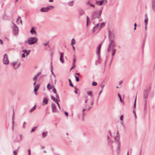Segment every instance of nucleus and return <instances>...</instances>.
<instances>
[{"mask_svg": "<svg viewBox=\"0 0 155 155\" xmlns=\"http://www.w3.org/2000/svg\"><path fill=\"white\" fill-rule=\"evenodd\" d=\"M102 12V9L100 10L99 12L97 11H94L93 12L91 15V19L94 20L96 18H100L101 17Z\"/></svg>", "mask_w": 155, "mask_h": 155, "instance_id": "1", "label": "nucleus"}, {"mask_svg": "<svg viewBox=\"0 0 155 155\" xmlns=\"http://www.w3.org/2000/svg\"><path fill=\"white\" fill-rule=\"evenodd\" d=\"M12 31L13 34L14 35L16 36L18 33L19 30L18 26L14 22H12Z\"/></svg>", "mask_w": 155, "mask_h": 155, "instance_id": "2", "label": "nucleus"}, {"mask_svg": "<svg viewBox=\"0 0 155 155\" xmlns=\"http://www.w3.org/2000/svg\"><path fill=\"white\" fill-rule=\"evenodd\" d=\"M37 41V39L35 37H32L29 38L28 39V43L29 45H32L36 43Z\"/></svg>", "mask_w": 155, "mask_h": 155, "instance_id": "3", "label": "nucleus"}, {"mask_svg": "<svg viewBox=\"0 0 155 155\" xmlns=\"http://www.w3.org/2000/svg\"><path fill=\"white\" fill-rule=\"evenodd\" d=\"M114 46V42L113 40L112 39L111 40L108 46V48L107 50V52L108 53L109 52L111 49V48H113Z\"/></svg>", "mask_w": 155, "mask_h": 155, "instance_id": "4", "label": "nucleus"}, {"mask_svg": "<svg viewBox=\"0 0 155 155\" xmlns=\"http://www.w3.org/2000/svg\"><path fill=\"white\" fill-rule=\"evenodd\" d=\"M9 62V60L8 55L6 54H5L4 55L3 59V63L5 65H7Z\"/></svg>", "mask_w": 155, "mask_h": 155, "instance_id": "5", "label": "nucleus"}, {"mask_svg": "<svg viewBox=\"0 0 155 155\" xmlns=\"http://www.w3.org/2000/svg\"><path fill=\"white\" fill-rule=\"evenodd\" d=\"M11 64L12 65L15 69H16L20 65V63L17 61H15L12 62L11 63Z\"/></svg>", "mask_w": 155, "mask_h": 155, "instance_id": "6", "label": "nucleus"}, {"mask_svg": "<svg viewBox=\"0 0 155 155\" xmlns=\"http://www.w3.org/2000/svg\"><path fill=\"white\" fill-rule=\"evenodd\" d=\"M52 112V113H58V111L56 109V105L54 104H52L51 105Z\"/></svg>", "mask_w": 155, "mask_h": 155, "instance_id": "7", "label": "nucleus"}, {"mask_svg": "<svg viewBox=\"0 0 155 155\" xmlns=\"http://www.w3.org/2000/svg\"><path fill=\"white\" fill-rule=\"evenodd\" d=\"M51 98L53 101H54L57 104L59 108L60 109V107L59 106V104L58 102L59 101L56 99V98L54 97L53 96H51Z\"/></svg>", "mask_w": 155, "mask_h": 155, "instance_id": "8", "label": "nucleus"}, {"mask_svg": "<svg viewBox=\"0 0 155 155\" xmlns=\"http://www.w3.org/2000/svg\"><path fill=\"white\" fill-rule=\"evenodd\" d=\"M101 44L99 45L97 50V54H98V56L99 58H100V49L101 47Z\"/></svg>", "mask_w": 155, "mask_h": 155, "instance_id": "9", "label": "nucleus"}, {"mask_svg": "<svg viewBox=\"0 0 155 155\" xmlns=\"http://www.w3.org/2000/svg\"><path fill=\"white\" fill-rule=\"evenodd\" d=\"M49 10V7H47L45 8H42L40 9V11L41 12H48Z\"/></svg>", "mask_w": 155, "mask_h": 155, "instance_id": "10", "label": "nucleus"}, {"mask_svg": "<svg viewBox=\"0 0 155 155\" xmlns=\"http://www.w3.org/2000/svg\"><path fill=\"white\" fill-rule=\"evenodd\" d=\"M148 93L149 91L148 90H147L144 91L143 94V97L145 99H146L147 98Z\"/></svg>", "mask_w": 155, "mask_h": 155, "instance_id": "11", "label": "nucleus"}, {"mask_svg": "<svg viewBox=\"0 0 155 155\" xmlns=\"http://www.w3.org/2000/svg\"><path fill=\"white\" fill-rule=\"evenodd\" d=\"M63 54L62 52H61L60 53V60L61 62L62 63H63L64 62V60L63 59Z\"/></svg>", "mask_w": 155, "mask_h": 155, "instance_id": "12", "label": "nucleus"}, {"mask_svg": "<svg viewBox=\"0 0 155 155\" xmlns=\"http://www.w3.org/2000/svg\"><path fill=\"white\" fill-rule=\"evenodd\" d=\"M22 51L24 52L25 54H26V56H27L29 54L30 52V50L27 51L26 50H23Z\"/></svg>", "mask_w": 155, "mask_h": 155, "instance_id": "13", "label": "nucleus"}, {"mask_svg": "<svg viewBox=\"0 0 155 155\" xmlns=\"http://www.w3.org/2000/svg\"><path fill=\"white\" fill-rule=\"evenodd\" d=\"M41 74V72H39L34 77L33 80L34 81H35V80H36L37 78Z\"/></svg>", "mask_w": 155, "mask_h": 155, "instance_id": "14", "label": "nucleus"}, {"mask_svg": "<svg viewBox=\"0 0 155 155\" xmlns=\"http://www.w3.org/2000/svg\"><path fill=\"white\" fill-rule=\"evenodd\" d=\"M95 3L97 5H98L99 6L101 5L103 3V1H102V0H100V1H96L95 2Z\"/></svg>", "mask_w": 155, "mask_h": 155, "instance_id": "15", "label": "nucleus"}, {"mask_svg": "<svg viewBox=\"0 0 155 155\" xmlns=\"http://www.w3.org/2000/svg\"><path fill=\"white\" fill-rule=\"evenodd\" d=\"M34 27H32V28L31 29L30 31V32L32 34H34L36 35V31L34 30Z\"/></svg>", "mask_w": 155, "mask_h": 155, "instance_id": "16", "label": "nucleus"}, {"mask_svg": "<svg viewBox=\"0 0 155 155\" xmlns=\"http://www.w3.org/2000/svg\"><path fill=\"white\" fill-rule=\"evenodd\" d=\"M50 84L49 83H48L47 86V88L48 90H50L52 88H53L54 87V86H50Z\"/></svg>", "mask_w": 155, "mask_h": 155, "instance_id": "17", "label": "nucleus"}, {"mask_svg": "<svg viewBox=\"0 0 155 155\" xmlns=\"http://www.w3.org/2000/svg\"><path fill=\"white\" fill-rule=\"evenodd\" d=\"M47 132H43L42 134V137L45 138V137H46L47 135Z\"/></svg>", "mask_w": 155, "mask_h": 155, "instance_id": "18", "label": "nucleus"}, {"mask_svg": "<svg viewBox=\"0 0 155 155\" xmlns=\"http://www.w3.org/2000/svg\"><path fill=\"white\" fill-rule=\"evenodd\" d=\"M43 102L45 104H47L48 103V100L47 98H44Z\"/></svg>", "mask_w": 155, "mask_h": 155, "instance_id": "19", "label": "nucleus"}, {"mask_svg": "<svg viewBox=\"0 0 155 155\" xmlns=\"http://www.w3.org/2000/svg\"><path fill=\"white\" fill-rule=\"evenodd\" d=\"M17 141H19L21 140V136L20 135H18L17 136Z\"/></svg>", "mask_w": 155, "mask_h": 155, "instance_id": "20", "label": "nucleus"}, {"mask_svg": "<svg viewBox=\"0 0 155 155\" xmlns=\"http://www.w3.org/2000/svg\"><path fill=\"white\" fill-rule=\"evenodd\" d=\"M85 12L83 11H80L79 12V15L80 16L84 14H85Z\"/></svg>", "mask_w": 155, "mask_h": 155, "instance_id": "21", "label": "nucleus"}, {"mask_svg": "<svg viewBox=\"0 0 155 155\" xmlns=\"http://www.w3.org/2000/svg\"><path fill=\"white\" fill-rule=\"evenodd\" d=\"M76 41L74 38H72L71 40V45L73 46V45L75 43Z\"/></svg>", "mask_w": 155, "mask_h": 155, "instance_id": "22", "label": "nucleus"}, {"mask_svg": "<svg viewBox=\"0 0 155 155\" xmlns=\"http://www.w3.org/2000/svg\"><path fill=\"white\" fill-rule=\"evenodd\" d=\"M148 18H145L144 19V22L145 25H147L148 24Z\"/></svg>", "mask_w": 155, "mask_h": 155, "instance_id": "23", "label": "nucleus"}, {"mask_svg": "<svg viewBox=\"0 0 155 155\" xmlns=\"http://www.w3.org/2000/svg\"><path fill=\"white\" fill-rule=\"evenodd\" d=\"M74 2V1H72L69 3H68V5L71 6H73Z\"/></svg>", "mask_w": 155, "mask_h": 155, "instance_id": "24", "label": "nucleus"}, {"mask_svg": "<svg viewBox=\"0 0 155 155\" xmlns=\"http://www.w3.org/2000/svg\"><path fill=\"white\" fill-rule=\"evenodd\" d=\"M19 147H18L17 149L15 151H14L13 153L14 155H17V153L18 151V149Z\"/></svg>", "mask_w": 155, "mask_h": 155, "instance_id": "25", "label": "nucleus"}, {"mask_svg": "<svg viewBox=\"0 0 155 155\" xmlns=\"http://www.w3.org/2000/svg\"><path fill=\"white\" fill-rule=\"evenodd\" d=\"M19 19H20V23L21 24V25H22V21L21 19V17L18 16V18L17 21H18L19 20Z\"/></svg>", "mask_w": 155, "mask_h": 155, "instance_id": "26", "label": "nucleus"}, {"mask_svg": "<svg viewBox=\"0 0 155 155\" xmlns=\"http://www.w3.org/2000/svg\"><path fill=\"white\" fill-rule=\"evenodd\" d=\"M87 94L88 95L90 96H92L93 95V94L91 91H88L87 92Z\"/></svg>", "mask_w": 155, "mask_h": 155, "instance_id": "27", "label": "nucleus"}, {"mask_svg": "<svg viewBox=\"0 0 155 155\" xmlns=\"http://www.w3.org/2000/svg\"><path fill=\"white\" fill-rule=\"evenodd\" d=\"M56 94V99L58 101H60V98H59V96L58 95V94L56 93L55 94Z\"/></svg>", "mask_w": 155, "mask_h": 155, "instance_id": "28", "label": "nucleus"}, {"mask_svg": "<svg viewBox=\"0 0 155 155\" xmlns=\"http://www.w3.org/2000/svg\"><path fill=\"white\" fill-rule=\"evenodd\" d=\"M68 81H69V82L70 85L72 87H74V85L73 84L71 83V81L70 80V79H68Z\"/></svg>", "mask_w": 155, "mask_h": 155, "instance_id": "29", "label": "nucleus"}, {"mask_svg": "<svg viewBox=\"0 0 155 155\" xmlns=\"http://www.w3.org/2000/svg\"><path fill=\"white\" fill-rule=\"evenodd\" d=\"M87 22H89V24L90 23V18H89V17L88 16H87Z\"/></svg>", "mask_w": 155, "mask_h": 155, "instance_id": "30", "label": "nucleus"}, {"mask_svg": "<svg viewBox=\"0 0 155 155\" xmlns=\"http://www.w3.org/2000/svg\"><path fill=\"white\" fill-rule=\"evenodd\" d=\"M113 52L112 54V56H114V54L115 53L116 50L115 49H113Z\"/></svg>", "mask_w": 155, "mask_h": 155, "instance_id": "31", "label": "nucleus"}, {"mask_svg": "<svg viewBox=\"0 0 155 155\" xmlns=\"http://www.w3.org/2000/svg\"><path fill=\"white\" fill-rule=\"evenodd\" d=\"M35 105L33 107H32L31 109V110H30V112H32L35 109Z\"/></svg>", "mask_w": 155, "mask_h": 155, "instance_id": "32", "label": "nucleus"}, {"mask_svg": "<svg viewBox=\"0 0 155 155\" xmlns=\"http://www.w3.org/2000/svg\"><path fill=\"white\" fill-rule=\"evenodd\" d=\"M52 91L55 94H56V89H55V88L54 87L53 88Z\"/></svg>", "mask_w": 155, "mask_h": 155, "instance_id": "33", "label": "nucleus"}, {"mask_svg": "<svg viewBox=\"0 0 155 155\" xmlns=\"http://www.w3.org/2000/svg\"><path fill=\"white\" fill-rule=\"evenodd\" d=\"M118 96L119 97V98H120V101L121 102H123V101H122V98H121V97L120 96V95L119 94H118Z\"/></svg>", "mask_w": 155, "mask_h": 155, "instance_id": "34", "label": "nucleus"}, {"mask_svg": "<svg viewBox=\"0 0 155 155\" xmlns=\"http://www.w3.org/2000/svg\"><path fill=\"white\" fill-rule=\"evenodd\" d=\"M75 67V63H73V66L70 69V70H71L73 69Z\"/></svg>", "mask_w": 155, "mask_h": 155, "instance_id": "35", "label": "nucleus"}, {"mask_svg": "<svg viewBox=\"0 0 155 155\" xmlns=\"http://www.w3.org/2000/svg\"><path fill=\"white\" fill-rule=\"evenodd\" d=\"M75 67V63H73V66L70 69V70H71L73 69Z\"/></svg>", "mask_w": 155, "mask_h": 155, "instance_id": "36", "label": "nucleus"}, {"mask_svg": "<svg viewBox=\"0 0 155 155\" xmlns=\"http://www.w3.org/2000/svg\"><path fill=\"white\" fill-rule=\"evenodd\" d=\"M75 67V63H73V66L70 69V70H71L73 69Z\"/></svg>", "mask_w": 155, "mask_h": 155, "instance_id": "37", "label": "nucleus"}, {"mask_svg": "<svg viewBox=\"0 0 155 155\" xmlns=\"http://www.w3.org/2000/svg\"><path fill=\"white\" fill-rule=\"evenodd\" d=\"M49 7V10L50 9H52L54 8V6H52V5H50L48 6L47 7Z\"/></svg>", "mask_w": 155, "mask_h": 155, "instance_id": "38", "label": "nucleus"}, {"mask_svg": "<svg viewBox=\"0 0 155 155\" xmlns=\"http://www.w3.org/2000/svg\"><path fill=\"white\" fill-rule=\"evenodd\" d=\"M97 28H96V26H94L93 29V32H94Z\"/></svg>", "mask_w": 155, "mask_h": 155, "instance_id": "39", "label": "nucleus"}, {"mask_svg": "<svg viewBox=\"0 0 155 155\" xmlns=\"http://www.w3.org/2000/svg\"><path fill=\"white\" fill-rule=\"evenodd\" d=\"M105 25V23L104 22H102V23H101V26L100 27H103Z\"/></svg>", "mask_w": 155, "mask_h": 155, "instance_id": "40", "label": "nucleus"}, {"mask_svg": "<svg viewBox=\"0 0 155 155\" xmlns=\"http://www.w3.org/2000/svg\"><path fill=\"white\" fill-rule=\"evenodd\" d=\"M75 80L77 82H78L79 81V78L78 77H77L76 76H75Z\"/></svg>", "mask_w": 155, "mask_h": 155, "instance_id": "41", "label": "nucleus"}, {"mask_svg": "<svg viewBox=\"0 0 155 155\" xmlns=\"http://www.w3.org/2000/svg\"><path fill=\"white\" fill-rule=\"evenodd\" d=\"M97 84V83L96 82H92V85L93 86H96Z\"/></svg>", "mask_w": 155, "mask_h": 155, "instance_id": "42", "label": "nucleus"}, {"mask_svg": "<svg viewBox=\"0 0 155 155\" xmlns=\"http://www.w3.org/2000/svg\"><path fill=\"white\" fill-rule=\"evenodd\" d=\"M38 89L37 88H36V87H34V91L35 92V94H36V92L38 91Z\"/></svg>", "mask_w": 155, "mask_h": 155, "instance_id": "43", "label": "nucleus"}, {"mask_svg": "<svg viewBox=\"0 0 155 155\" xmlns=\"http://www.w3.org/2000/svg\"><path fill=\"white\" fill-rule=\"evenodd\" d=\"M136 97L135 98V101H134V108L136 107Z\"/></svg>", "mask_w": 155, "mask_h": 155, "instance_id": "44", "label": "nucleus"}, {"mask_svg": "<svg viewBox=\"0 0 155 155\" xmlns=\"http://www.w3.org/2000/svg\"><path fill=\"white\" fill-rule=\"evenodd\" d=\"M40 86V85L39 84H37L36 86H35V87H36V88H38V89L39 87Z\"/></svg>", "mask_w": 155, "mask_h": 155, "instance_id": "45", "label": "nucleus"}, {"mask_svg": "<svg viewBox=\"0 0 155 155\" xmlns=\"http://www.w3.org/2000/svg\"><path fill=\"white\" fill-rule=\"evenodd\" d=\"M25 124H26V122H24V123H23V127L24 128H25Z\"/></svg>", "mask_w": 155, "mask_h": 155, "instance_id": "46", "label": "nucleus"}, {"mask_svg": "<svg viewBox=\"0 0 155 155\" xmlns=\"http://www.w3.org/2000/svg\"><path fill=\"white\" fill-rule=\"evenodd\" d=\"M36 127H33V128L32 129V130H31V132H33L34 131V128H36Z\"/></svg>", "mask_w": 155, "mask_h": 155, "instance_id": "47", "label": "nucleus"}, {"mask_svg": "<svg viewBox=\"0 0 155 155\" xmlns=\"http://www.w3.org/2000/svg\"><path fill=\"white\" fill-rule=\"evenodd\" d=\"M25 53L24 52L22 54V57L25 58Z\"/></svg>", "mask_w": 155, "mask_h": 155, "instance_id": "48", "label": "nucleus"}, {"mask_svg": "<svg viewBox=\"0 0 155 155\" xmlns=\"http://www.w3.org/2000/svg\"><path fill=\"white\" fill-rule=\"evenodd\" d=\"M90 5L91 7H93V8H95V5L93 4H90Z\"/></svg>", "mask_w": 155, "mask_h": 155, "instance_id": "49", "label": "nucleus"}, {"mask_svg": "<svg viewBox=\"0 0 155 155\" xmlns=\"http://www.w3.org/2000/svg\"><path fill=\"white\" fill-rule=\"evenodd\" d=\"M90 4H91V3H90V1H89V0L87 2V3H86L87 5H90Z\"/></svg>", "mask_w": 155, "mask_h": 155, "instance_id": "50", "label": "nucleus"}, {"mask_svg": "<svg viewBox=\"0 0 155 155\" xmlns=\"http://www.w3.org/2000/svg\"><path fill=\"white\" fill-rule=\"evenodd\" d=\"M102 1H103V2H105V3H107V0H102Z\"/></svg>", "mask_w": 155, "mask_h": 155, "instance_id": "51", "label": "nucleus"}, {"mask_svg": "<svg viewBox=\"0 0 155 155\" xmlns=\"http://www.w3.org/2000/svg\"><path fill=\"white\" fill-rule=\"evenodd\" d=\"M3 44V42L2 40L0 39V45H2Z\"/></svg>", "mask_w": 155, "mask_h": 155, "instance_id": "52", "label": "nucleus"}, {"mask_svg": "<svg viewBox=\"0 0 155 155\" xmlns=\"http://www.w3.org/2000/svg\"><path fill=\"white\" fill-rule=\"evenodd\" d=\"M120 142L118 141V149H119L120 148Z\"/></svg>", "mask_w": 155, "mask_h": 155, "instance_id": "53", "label": "nucleus"}, {"mask_svg": "<svg viewBox=\"0 0 155 155\" xmlns=\"http://www.w3.org/2000/svg\"><path fill=\"white\" fill-rule=\"evenodd\" d=\"M52 62H51V69H52V70H53V67L52 66Z\"/></svg>", "mask_w": 155, "mask_h": 155, "instance_id": "54", "label": "nucleus"}, {"mask_svg": "<svg viewBox=\"0 0 155 155\" xmlns=\"http://www.w3.org/2000/svg\"><path fill=\"white\" fill-rule=\"evenodd\" d=\"M34 81H35V82H34L33 83V84H34V87H35V85H36V80H35Z\"/></svg>", "mask_w": 155, "mask_h": 155, "instance_id": "55", "label": "nucleus"}, {"mask_svg": "<svg viewBox=\"0 0 155 155\" xmlns=\"http://www.w3.org/2000/svg\"><path fill=\"white\" fill-rule=\"evenodd\" d=\"M104 86V84H103L101 86V89H102V90H103Z\"/></svg>", "mask_w": 155, "mask_h": 155, "instance_id": "56", "label": "nucleus"}, {"mask_svg": "<svg viewBox=\"0 0 155 155\" xmlns=\"http://www.w3.org/2000/svg\"><path fill=\"white\" fill-rule=\"evenodd\" d=\"M123 118V116L122 115L120 117V119L121 120H122Z\"/></svg>", "mask_w": 155, "mask_h": 155, "instance_id": "57", "label": "nucleus"}, {"mask_svg": "<svg viewBox=\"0 0 155 155\" xmlns=\"http://www.w3.org/2000/svg\"><path fill=\"white\" fill-rule=\"evenodd\" d=\"M146 101H145V105H144V108L146 109Z\"/></svg>", "mask_w": 155, "mask_h": 155, "instance_id": "58", "label": "nucleus"}, {"mask_svg": "<svg viewBox=\"0 0 155 155\" xmlns=\"http://www.w3.org/2000/svg\"><path fill=\"white\" fill-rule=\"evenodd\" d=\"M144 17H145V18H147V14H146L145 15Z\"/></svg>", "mask_w": 155, "mask_h": 155, "instance_id": "59", "label": "nucleus"}, {"mask_svg": "<svg viewBox=\"0 0 155 155\" xmlns=\"http://www.w3.org/2000/svg\"><path fill=\"white\" fill-rule=\"evenodd\" d=\"M65 115L66 116H68V112H65Z\"/></svg>", "mask_w": 155, "mask_h": 155, "instance_id": "60", "label": "nucleus"}, {"mask_svg": "<svg viewBox=\"0 0 155 155\" xmlns=\"http://www.w3.org/2000/svg\"><path fill=\"white\" fill-rule=\"evenodd\" d=\"M102 89H101V90L99 92V95H100V94L101 93V92H102Z\"/></svg>", "mask_w": 155, "mask_h": 155, "instance_id": "61", "label": "nucleus"}, {"mask_svg": "<svg viewBox=\"0 0 155 155\" xmlns=\"http://www.w3.org/2000/svg\"><path fill=\"white\" fill-rule=\"evenodd\" d=\"M99 25V24H97V25H96V28H98Z\"/></svg>", "mask_w": 155, "mask_h": 155, "instance_id": "62", "label": "nucleus"}, {"mask_svg": "<svg viewBox=\"0 0 155 155\" xmlns=\"http://www.w3.org/2000/svg\"><path fill=\"white\" fill-rule=\"evenodd\" d=\"M28 153H30V150L29 149L28 150Z\"/></svg>", "mask_w": 155, "mask_h": 155, "instance_id": "63", "label": "nucleus"}, {"mask_svg": "<svg viewBox=\"0 0 155 155\" xmlns=\"http://www.w3.org/2000/svg\"><path fill=\"white\" fill-rule=\"evenodd\" d=\"M93 104H94V103H93V101H92L91 102V105H93Z\"/></svg>", "mask_w": 155, "mask_h": 155, "instance_id": "64", "label": "nucleus"}]
</instances>
